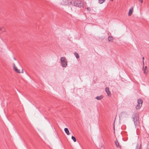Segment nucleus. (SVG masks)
<instances>
[{
  "label": "nucleus",
  "mask_w": 149,
  "mask_h": 149,
  "mask_svg": "<svg viewBox=\"0 0 149 149\" xmlns=\"http://www.w3.org/2000/svg\"><path fill=\"white\" fill-rule=\"evenodd\" d=\"M142 59H143V60L144 59V57H142ZM143 63H144V61H143Z\"/></svg>",
  "instance_id": "22"
},
{
  "label": "nucleus",
  "mask_w": 149,
  "mask_h": 149,
  "mask_svg": "<svg viewBox=\"0 0 149 149\" xmlns=\"http://www.w3.org/2000/svg\"><path fill=\"white\" fill-rule=\"evenodd\" d=\"M13 59H14V60H16V58H15V57H14V58H13Z\"/></svg>",
  "instance_id": "23"
},
{
  "label": "nucleus",
  "mask_w": 149,
  "mask_h": 149,
  "mask_svg": "<svg viewBox=\"0 0 149 149\" xmlns=\"http://www.w3.org/2000/svg\"><path fill=\"white\" fill-rule=\"evenodd\" d=\"M105 0H99V3L100 4L103 3L104 1Z\"/></svg>",
  "instance_id": "20"
},
{
  "label": "nucleus",
  "mask_w": 149,
  "mask_h": 149,
  "mask_svg": "<svg viewBox=\"0 0 149 149\" xmlns=\"http://www.w3.org/2000/svg\"><path fill=\"white\" fill-rule=\"evenodd\" d=\"M105 91L107 93L108 95H111V93L110 91H109V88H105Z\"/></svg>",
  "instance_id": "12"
},
{
  "label": "nucleus",
  "mask_w": 149,
  "mask_h": 149,
  "mask_svg": "<svg viewBox=\"0 0 149 149\" xmlns=\"http://www.w3.org/2000/svg\"><path fill=\"white\" fill-rule=\"evenodd\" d=\"M121 116L122 117H126L128 116V114L126 111H123L121 113Z\"/></svg>",
  "instance_id": "6"
},
{
  "label": "nucleus",
  "mask_w": 149,
  "mask_h": 149,
  "mask_svg": "<svg viewBox=\"0 0 149 149\" xmlns=\"http://www.w3.org/2000/svg\"><path fill=\"white\" fill-rule=\"evenodd\" d=\"M74 54L77 58H78L79 57V55L77 53L75 52L74 53Z\"/></svg>",
  "instance_id": "17"
},
{
  "label": "nucleus",
  "mask_w": 149,
  "mask_h": 149,
  "mask_svg": "<svg viewBox=\"0 0 149 149\" xmlns=\"http://www.w3.org/2000/svg\"><path fill=\"white\" fill-rule=\"evenodd\" d=\"M148 72L147 70V66H146L145 67V68L144 70V74H146Z\"/></svg>",
  "instance_id": "14"
},
{
  "label": "nucleus",
  "mask_w": 149,
  "mask_h": 149,
  "mask_svg": "<svg viewBox=\"0 0 149 149\" xmlns=\"http://www.w3.org/2000/svg\"><path fill=\"white\" fill-rule=\"evenodd\" d=\"M71 0H63L62 4L63 5H70Z\"/></svg>",
  "instance_id": "5"
},
{
  "label": "nucleus",
  "mask_w": 149,
  "mask_h": 149,
  "mask_svg": "<svg viewBox=\"0 0 149 149\" xmlns=\"http://www.w3.org/2000/svg\"><path fill=\"white\" fill-rule=\"evenodd\" d=\"M113 0H111V1H113Z\"/></svg>",
  "instance_id": "25"
},
{
  "label": "nucleus",
  "mask_w": 149,
  "mask_h": 149,
  "mask_svg": "<svg viewBox=\"0 0 149 149\" xmlns=\"http://www.w3.org/2000/svg\"><path fill=\"white\" fill-rule=\"evenodd\" d=\"M138 104L136 106V108L137 109H140L142 106L143 100L141 99H138L137 100Z\"/></svg>",
  "instance_id": "3"
},
{
  "label": "nucleus",
  "mask_w": 149,
  "mask_h": 149,
  "mask_svg": "<svg viewBox=\"0 0 149 149\" xmlns=\"http://www.w3.org/2000/svg\"><path fill=\"white\" fill-rule=\"evenodd\" d=\"M61 66L64 68H66L68 65L67 60L65 57H62L61 58Z\"/></svg>",
  "instance_id": "1"
},
{
  "label": "nucleus",
  "mask_w": 149,
  "mask_h": 149,
  "mask_svg": "<svg viewBox=\"0 0 149 149\" xmlns=\"http://www.w3.org/2000/svg\"><path fill=\"white\" fill-rule=\"evenodd\" d=\"M64 131L68 135H69L70 134V133L69 132L68 129L67 128H65L64 129Z\"/></svg>",
  "instance_id": "9"
},
{
  "label": "nucleus",
  "mask_w": 149,
  "mask_h": 149,
  "mask_svg": "<svg viewBox=\"0 0 149 149\" xmlns=\"http://www.w3.org/2000/svg\"><path fill=\"white\" fill-rule=\"evenodd\" d=\"M87 9H88V10H89V8H88Z\"/></svg>",
  "instance_id": "24"
},
{
  "label": "nucleus",
  "mask_w": 149,
  "mask_h": 149,
  "mask_svg": "<svg viewBox=\"0 0 149 149\" xmlns=\"http://www.w3.org/2000/svg\"><path fill=\"white\" fill-rule=\"evenodd\" d=\"M139 1L142 3H143V0H138Z\"/></svg>",
  "instance_id": "21"
},
{
  "label": "nucleus",
  "mask_w": 149,
  "mask_h": 149,
  "mask_svg": "<svg viewBox=\"0 0 149 149\" xmlns=\"http://www.w3.org/2000/svg\"><path fill=\"white\" fill-rule=\"evenodd\" d=\"M5 31V29L4 27H0V32H4Z\"/></svg>",
  "instance_id": "16"
},
{
  "label": "nucleus",
  "mask_w": 149,
  "mask_h": 149,
  "mask_svg": "<svg viewBox=\"0 0 149 149\" xmlns=\"http://www.w3.org/2000/svg\"><path fill=\"white\" fill-rule=\"evenodd\" d=\"M133 8H132L130 9L129 10V12L128 13V15L129 16H131L132 14V13L133 12Z\"/></svg>",
  "instance_id": "8"
},
{
  "label": "nucleus",
  "mask_w": 149,
  "mask_h": 149,
  "mask_svg": "<svg viewBox=\"0 0 149 149\" xmlns=\"http://www.w3.org/2000/svg\"><path fill=\"white\" fill-rule=\"evenodd\" d=\"M133 120L134 121V125L136 127L139 125V120L138 118H136L135 119H133Z\"/></svg>",
  "instance_id": "4"
},
{
  "label": "nucleus",
  "mask_w": 149,
  "mask_h": 149,
  "mask_svg": "<svg viewBox=\"0 0 149 149\" xmlns=\"http://www.w3.org/2000/svg\"><path fill=\"white\" fill-rule=\"evenodd\" d=\"M135 149H142L141 145L140 144L139 146L138 144H137Z\"/></svg>",
  "instance_id": "15"
},
{
  "label": "nucleus",
  "mask_w": 149,
  "mask_h": 149,
  "mask_svg": "<svg viewBox=\"0 0 149 149\" xmlns=\"http://www.w3.org/2000/svg\"><path fill=\"white\" fill-rule=\"evenodd\" d=\"M115 143L117 147L119 148H120V146L119 145V143L117 139H116V141H115Z\"/></svg>",
  "instance_id": "10"
},
{
  "label": "nucleus",
  "mask_w": 149,
  "mask_h": 149,
  "mask_svg": "<svg viewBox=\"0 0 149 149\" xmlns=\"http://www.w3.org/2000/svg\"><path fill=\"white\" fill-rule=\"evenodd\" d=\"M113 39V37L112 36H109L108 37V40L110 41H111Z\"/></svg>",
  "instance_id": "18"
},
{
  "label": "nucleus",
  "mask_w": 149,
  "mask_h": 149,
  "mask_svg": "<svg viewBox=\"0 0 149 149\" xmlns=\"http://www.w3.org/2000/svg\"><path fill=\"white\" fill-rule=\"evenodd\" d=\"M81 1L78 0H71L70 3V5H72V6H79V4L81 3Z\"/></svg>",
  "instance_id": "2"
},
{
  "label": "nucleus",
  "mask_w": 149,
  "mask_h": 149,
  "mask_svg": "<svg viewBox=\"0 0 149 149\" xmlns=\"http://www.w3.org/2000/svg\"><path fill=\"white\" fill-rule=\"evenodd\" d=\"M103 97V96L102 95H101L100 96H97L95 98L97 100H100Z\"/></svg>",
  "instance_id": "11"
},
{
  "label": "nucleus",
  "mask_w": 149,
  "mask_h": 149,
  "mask_svg": "<svg viewBox=\"0 0 149 149\" xmlns=\"http://www.w3.org/2000/svg\"><path fill=\"white\" fill-rule=\"evenodd\" d=\"M71 139H72V140H73L74 142H75L76 141V139L73 136H72Z\"/></svg>",
  "instance_id": "19"
},
{
  "label": "nucleus",
  "mask_w": 149,
  "mask_h": 149,
  "mask_svg": "<svg viewBox=\"0 0 149 149\" xmlns=\"http://www.w3.org/2000/svg\"><path fill=\"white\" fill-rule=\"evenodd\" d=\"M132 118V119H135L136 118H138L137 117V114L136 113H135L133 114Z\"/></svg>",
  "instance_id": "13"
},
{
  "label": "nucleus",
  "mask_w": 149,
  "mask_h": 149,
  "mask_svg": "<svg viewBox=\"0 0 149 149\" xmlns=\"http://www.w3.org/2000/svg\"><path fill=\"white\" fill-rule=\"evenodd\" d=\"M13 65L14 70L17 73H20V72H19V70L17 68L15 65V64L14 63H13Z\"/></svg>",
  "instance_id": "7"
}]
</instances>
